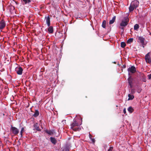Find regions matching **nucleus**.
<instances>
[{"label": "nucleus", "mask_w": 151, "mask_h": 151, "mask_svg": "<svg viewBox=\"0 0 151 151\" xmlns=\"http://www.w3.org/2000/svg\"><path fill=\"white\" fill-rule=\"evenodd\" d=\"M128 21L129 18L127 17H124L120 24V26L121 27H125L127 25Z\"/></svg>", "instance_id": "nucleus-2"}, {"label": "nucleus", "mask_w": 151, "mask_h": 151, "mask_svg": "<svg viewBox=\"0 0 151 151\" xmlns=\"http://www.w3.org/2000/svg\"><path fill=\"white\" fill-rule=\"evenodd\" d=\"M145 39L142 37H138V41L140 42L142 45L144 44Z\"/></svg>", "instance_id": "nucleus-8"}, {"label": "nucleus", "mask_w": 151, "mask_h": 151, "mask_svg": "<svg viewBox=\"0 0 151 151\" xmlns=\"http://www.w3.org/2000/svg\"><path fill=\"white\" fill-rule=\"evenodd\" d=\"M15 70L18 75H21L22 74L23 70L21 67H16Z\"/></svg>", "instance_id": "nucleus-7"}, {"label": "nucleus", "mask_w": 151, "mask_h": 151, "mask_svg": "<svg viewBox=\"0 0 151 151\" xmlns=\"http://www.w3.org/2000/svg\"><path fill=\"white\" fill-rule=\"evenodd\" d=\"M39 114V112L37 110H36L33 116L35 117H36L38 116Z\"/></svg>", "instance_id": "nucleus-15"}, {"label": "nucleus", "mask_w": 151, "mask_h": 151, "mask_svg": "<svg viewBox=\"0 0 151 151\" xmlns=\"http://www.w3.org/2000/svg\"><path fill=\"white\" fill-rule=\"evenodd\" d=\"M70 147L68 145H66L63 149V151H70Z\"/></svg>", "instance_id": "nucleus-18"}, {"label": "nucleus", "mask_w": 151, "mask_h": 151, "mask_svg": "<svg viewBox=\"0 0 151 151\" xmlns=\"http://www.w3.org/2000/svg\"><path fill=\"white\" fill-rule=\"evenodd\" d=\"M145 59L147 63L151 64V59L150 56L149 52L145 55Z\"/></svg>", "instance_id": "nucleus-6"}, {"label": "nucleus", "mask_w": 151, "mask_h": 151, "mask_svg": "<svg viewBox=\"0 0 151 151\" xmlns=\"http://www.w3.org/2000/svg\"><path fill=\"white\" fill-rule=\"evenodd\" d=\"M24 127H23L22 128L21 131H20V135H21V137H22V133L24 131Z\"/></svg>", "instance_id": "nucleus-27"}, {"label": "nucleus", "mask_w": 151, "mask_h": 151, "mask_svg": "<svg viewBox=\"0 0 151 151\" xmlns=\"http://www.w3.org/2000/svg\"><path fill=\"white\" fill-rule=\"evenodd\" d=\"M128 96L129 97V98L128 99V100H132L134 98V96L133 95L129 94Z\"/></svg>", "instance_id": "nucleus-21"}, {"label": "nucleus", "mask_w": 151, "mask_h": 151, "mask_svg": "<svg viewBox=\"0 0 151 151\" xmlns=\"http://www.w3.org/2000/svg\"><path fill=\"white\" fill-rule=\"evenodd\" d=\"M133 79L131 76H130L128 79V81L130 87H132Z\"/></svg>", "instance_id": "nucleus-10"}, {"label": "nucleus", "mask_w": 151, "mask_h": 151, "mask_svg": "<svg viewBox=\"0 0 151 151\" xmlns=\"http://www.w3.org/2000/svg\"><path fill=\"white\" fill-rule=\"evenodd\" d=\"M126 67V65H124L122 66V68H125Z\"/></svg>", "instance_id": "nucleus-33"}, {"label": "nucleus", "mask_w": 151, "mask_h": 151, "mask_svg": "<svg viewBox=\"0 0 151 151\" xmlns=\"http://www.w3.org/2000/svg\"><path fill=\"white\" fill-rule=\"evenodd\" d=\"M139 3V2L137 0L132 1L129 7V12H132L134 9H136L138 6Z\"/></svg>", "instance_id": "nucleus-1"}, {"label": "nucleus", "mask_w": 151, "mask_h": 151, "mask_svg": "<svg viewBox=\"0 0 151 151\" xmlns=\"http://www.w3.org/2000/svg\"><path fill=\"white\" fill-rule=\"evenodd\" d=\"M5 24L4 21H2L0 23V29H2L5 27Z\"/></svg>", "instance_id": "nucleus-14"}, {"label": "nucleus", "mask_w": 151, "mask_h": 151, "mask_svg": "<svg viewBox=\"0 0 151 151\" xmlns=\"http://www.w3.org/2000/svg\"><path fill=\"white\" fill-rule=\"evenodd\" d=\"M45 132L48 134L50 135H52L53 134V131L50 130H46L45 131Z\"/></svg>", "instance_id": "nucleus-16"}, {"label": "nucleus", "mask_w": 151, "mask_h": 151, "mask_svg": "<svg viewBox=\"0 0 151 151\" xmlns=\"http://www.w3.org/2000/svg\"><path fill=\"white\" fill-rule=\"evenodd\" d=\"M119 27V28L121 29H122L123 30V31H124V28L123 27Z\"/></svg>", "instance_id": "nucleus-31"}, {"label": "nucleus", "mask_w": 151, "mask_h": 151, "mask_svg": "<svg viewBox=\"0 0 151 151\" xmlns=\"http://www.w3.org/2000/svg\"><path fill=\"white\" fill-rule=\"evenodd\" d=\"M148 32H149V35H150L151 36V32H150V31H149Z\"/></svg>", "instance_id": "nucleus-35"}, {"label": "nucleus", "mask_w": 151, "mask_h": 151, "mask_svg": "<svg viewBox=\"0 0 151 151\" xmlns=\"http://www.w3.org/2000/svg\"><path fill=\"white\" fill-rule=\"evenodd\" d=\"M123 112L124 114H125L126 113V109L125 108L123 110Z\"/></svg>", "instance_id": "nucleus-32"}, {"label": "nucleus", "mask_w": 151, "mask_h": 151, "mask_svg": "<svg viewBox=\"0 0 151 151\" xmlns=\"http://www.w3.org/2000/svg\"><path fill=\"white\" fill-rule=\"evenodd\" d=\"M149 79L151 80V73L148 75Z\"/></svg>", "instance_id": "nucleus-29"}, {"label": "nucleus", "mask_w": 151, "mask_h": 151, "mask_svg": "<svg viewBox=\"0 0 151 151\" xmlns=\"http://www.w3.org/2000/svg\"><path fill=\"white\" fill-rule=\"evenodd\" d=\"M35 129L38 131H40L41 129L39 128L38 124L37 123H35L33 125Z\"/></svg>", "instance_id": "nucleus-13"}, {"label": "nucleus", "mask_w": 151, "mask_h": 151, "mask_svg": "<svg viewBox=\"0 0 151 151\" xmlns=\"http://www.w3.org/2000/svg\"><path fill=\"white\" fill-rule=\"evenodd\" d=\"M81 124H78L76 121V119L74 118L73 120V122L71 124V128H73V127H75L78 126Z\"/></svg>", "instance_id": "nucleus-5"}, {"label": "nucleus", "mask_w": 151, "mask_h": 151, "mask_svg": "<svg viewBox=\"0 0 151 151\" xmlns=\"http://www.w3.org/2000/svg\"><path fill=\"white\" fill-rule=\"evenodd\" d=\"M91 139L93 143H94L95 142V140L94 139L92 138Z\"/></svg>", "instance_id": "nucleus-30"}, {"label": "nucleus", "mask_w": 151, "mask_h": 151, "mask_svg": "<svg viewBox=\"0 0 151 151\" xmlns=\"http://www.w3.org/2000/svg\"><path fill=\"white\" fill-rule=\"evenodd\" d=\"M48 30L49 33H52L53 32V27L52 26H49L48 28Z\"/></svg>", "instance_id": "nucleus-17"}, {"label": "nucleus", "mask_w": 151, "mask_h": 151, "mask_svg": "<svg viewBox=\"0 0 151 151\" xmlns=\"http://www.w3.org/2000/svg\"><path fill=\"white\" fill-rule=\"evenodd\" d=\"M113 149V147H110L109 149L108 150V151H112Z\"/></svg>", "instance_id": "nucleus-28"}, {"label": "nucleus", "mask_w": 151, "mask_h": 151, "mask_svg": "<svg viewBox=\"0 0 151 151\" xmlns=\"http://www.w3.org/2000/svg\"><path fill=\"white\" fill-rule=\"evenodd\" d=\"M106 21L105 20H104L102 23V26L104 28H105L106 25Z\"/></svg>", "instance_id": "nucleus-24"}, {"label": "nucleus", "mask_w": 151, "mask_h": 151, "mask_svg": "<svg viewBox=\"0 0 151 151\" xmlns=\"http://www.w3.org/2000/svg\"><path fill=\"white\" fill-rule=\"evenodd\" d=\"M127 71L128 72V75H129L130 73H134L136 71V69L134 66H131L128 68Z\"/></svg>", "instance_id": "nucleus-3"}, {"label": "nucleus", "mask_w": 151, "mask_h": 151, "mask_svg": "<svg viewBox=\"0 0 151 151\" xmlns=\"http://www.w3.org/2000/svg\"><path fill=\"white\" fill-rule=\"evenodd\" d=\"M133 38H130L127 41V43H130L132 42L133 41Z\"/></svg>", "instance_id": "nucleus-25"}, {"label": "nucleus", "mask_w": 151, "mask_h": 151, "mask_svg": "<svg viewBox=\"0 0 151 151\" xmlns=\"http://www.w3.org/2000/svg\"><path fill=\"white\" fill-rule=\"evenodd\" d=\"M89 138H90V139H91V138H92V136L91 135L89 134Z\"/></svg>", "instance_id": "nucleus-34"}, {"label": "nucleus", "mask_w": 151, "mask_h": 151, "mask_svg": "<svg viewBox=\"0 0 151 151\" xmlns=\"http://www.w3.org/2000/svg\"><path fill=\"white\" fill-rule=\"evenodd\" d=\"M45 20L46 21V23L47 24L48 27H49L50 25V19L49 16L46 17H45Z\"/></svg>", "instance_id": "nucleus-9"}, {"label": "nucleus", "mask_w": 151, "mask_h": 151, "mask_svg": "<svg viewBox=\"0 0 151 151\" xmlns=\"http://www.w3.org/2000/svg\"><path fill=\"white\" fill-rule=\"evenodd\" d=\"M23 5L29 4L31 2V0H21Z\"/></svg>", "instance_id": "nucleus-11"}, {"label": "nucleus", "mask_w": 151, "mask_h": 151, "mask_svg": "<svg viewBox=\"0 0 151 151\" xmlns=\"http://www.w3.org/2000/svg\"><path fill=\"white\" fill-rule=\"evenodd\" d=\"M139 26L138 24H136L134 26V29L136 30H137L139 28Z\"/></svg>", "instance_id": "nucleus-23"}, {"label": "nucleus", "mask_w": 151, "mask_h": 151, "mask_svg": "<svg viewBox=\"0 0 151 151\" xmlns=\"http://www.w3.org/2000/svg\"><path fill=\"white\" fill-rule=\"evenodd\" d=\"M11 130L12 133L15 135L19 133V130L16 127L11 126Z\"/></svg>", "instance_id": "nucleus-4"}, {"label": "nucleus", "mask_w": 151, "mask_h": 151, "mask_svg": "<svg viewBox=\"0 0 151 151\" xmlns=\"http://www.w3.org/2000/svg\"><path fill=\"white\" fill-rule=\"evenodd\" d=\"M127 110L130 113H132L134 111V109L132 106L129 107L127 109Z\"/></svg>", "instance_id": "nucleus-20"}, {"label": "nucleus", "mask_w": 151, "mask_h": 151, "mask_svg": "<svg viewBox=\"0 0 151 151\" xmlns=\"http://www.w3.org/2000/svg\"><path fill=\"white\" fill-rule=\"evenodd\" d=\"M65 120H63V121H62V122H64H64H65Z\"/></svg>", "instance_id": "nucleus-36"}, {"label": "nucleus", "mask_w": 151, "mask_h": 151, "mask_svg": "<svg viewBox=\"0 0 151 151\" xmlns=\"http://www.w3.org/2000/svg\"><path fill=\"white\" fill-rule=\"evenodd\" d=\"M50 140L51 142L54 145H55L57 143V140L54 137H50Z\"/></svg>", "instance_id": "nucleus-12"}, {"label": "nucleus", "mask_w": 151, "mask_h": 151, "mask_svg": "<svg viewBox=\"0 0 151 151\" xmlns=\"http://www.w3.org/2000/svg\"><path fill=\"white\" fill-rule=\"evenodd\" d=\"M75 131H79L81 130V128L79 127H73V128H71Z\"/></svg>", "instance_id": "nucleus-22"}, {"label": "nucleus", "mask_w": 151, "mask_h": 151, "mask_svg": "<svg viewBox=\"0 0 151 151\" xmlns=\"http://www.w3.org/2000/svg\"><path fill=\"white\" fill-rule=\"evenodd\" d=\"M121 47H122V48H124L126 46V44L125 42H122L121 44Z\"/></svg>", "instance_id": "nucleus-26"}, {"label": "nucleus", "mask_w": 151, "mask_h": 151, "mask_svg": "<svg viewBox=\"0 0 151 151\" xmlns=\"http://www.w3.org/2000/svg\"><path fill=\"white\" fill-rule=\"evenodd\" d=\"M116 19V16H114L112 18V19L111 20H110L109 21V23L110 24H113L114 21H115Z\"/></svg>", "instance_id": "nucleus-19"}]
</instances>
